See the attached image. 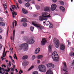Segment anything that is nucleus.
I'll return each mask as SVG.
<instances>
[{
	"label": "nucleus",
	"mask_w": 74,
	"mask_h": 74,
	"mask_svg": "<svg viewBox=\"0 0 74 74\" xmlns=\"http://www.w3.org/2000/svg\"><path fill=\"white\" fill-rule=\"evenodd\" d=\"M3 5L4 6L5 10H6L7 7V3H5L4 4H3Z\"/></svg>",
	"instance_id": "23"
},
{
	"label": "nucleus",
	"mask_w": 74,
	"mask_h": 74,
	"mask_svg": "<svg viewBox=\"0 0 74 74\" xmlns=\"http://www.w3.org/2000/svg\"><path fill=\"white\" fill-rule=\"evenodd\" d=\"M15 15H17V13H16V12H12V15L13 17L14 18H15Z\"/></svg>",
	"instance_id": "20"
},
{
	"label": "nucleus",
	"mask_w": 74,
	"mask_h": 74,
	"mask_svg": "<svg viewBox=\"0 0 74 74\" xmlns=\"http://www.w3.org/2000/svg\"><path fill=\"white\" fill-rule=\"evenodd\" d=\"M37 58L38 59H42L43 58V56L42 55H39L37 56Z\"/></svg>",
	"instance_id": "22"
},
{
	"label": "nucleus",
	"mask_w": 74,
	"mask_h": 74,
	"mask_svg": "<svg viewBox=\"0 0 74 74\" xmlns=\"http://www.w3.org/2000/svg\"><path fill=\"white\" fill-rule=\"evenodd\" d=\"M12 60V62H13V63H14V60H13V59H12V60Z\"/></svg>",
	"instance_id": "61"
},
{
	"label": "nucleus",
	"mask_w": 74,
	"mask_h": 74,
	"mask_svg": "<svg viewBox=\"0 0 74 74\" xmlns=\"http://www.w3.org/2000/svg\"><path fill=\"white\" fill-rule=\"evenodd\" d=\"M8 66H11V61H9Z\"/></svg>",
	"instance_id": "43"
},
{
	"label": "nucleus",
	"mask_w": 74,
	"mask_h": 74,
	"mask_svg": "<svg viewBox=\"0 0 74 74\" xmlns=\"http://www.w3.org/2000/svg\"><path fill=\"white\" fill-rule=\"evenodd\" d=\"M20 71H21V73H23V71H22V70H20Z\"/></svg>",
	"instance_id": "62"
},
{
	"label": "nucleus",
	"mask_w": 74,
	"mask_h": 74,
	"mask_svg": "<svg viewBox=\"0 0 74 74\" xmlns=\"http://www.w3.org/2000/svg\"><path fill=\"white\" fill-rule=\"evenodd\" d=\"M40 48H38L35 51V53L36 54H37L38 53L40 52Z\"/></svg>",
	"instance_id": "13"
},
{
	"label": "nucleus",
	"mask_w": 74,
	"mask_h": 74,
	"mask_svg": "<svg viewBox=\"0 0 74 74\" xmlns=\"http://www.w3.org/2000/svg\"><path fill=\"white\" fill-rule=\"evenodd\" d=\"M40 21H44V20H47V18H45L44 17L40 16L39 18Z\"/></svg>",
	"instance_id": "15"
},
{
	"label": "nucleus",
	"mask_w": 74,
	"mask_h": 74,
	"mask_svg": "<svg viewBox=\"0 0 74 74\" xmlns=\"http://www.w3.org/2000/svg\"><path fill=\"white\" fill-rule=\"evenodd\" d=\"M1 48H2V46H1V45L0 44V50L1 49Z\"/></svg>",
	"instance_id": "54"
},
{
	"label": "nucleus",
	"mask_w": 74,
	"mask_h": 74,
	"mask_svg": "<svg viewBox=\"0 0 74 74\" xmlns=\"http://www.w3.org/2000/svg\"><path fill=\"white\" fill-rule=\"evenodd\" d=\"M10 69L11 70V71H14V69H13L12 68H10Z\"/></svg>",
	"instance_id": "51"
},
{
	"label": "nucleus",
	"mask_w": 74,
	"mask_h": 74,
	"mask_svg": "<svg viewBox=\"0 0 74 74\" xmlns=\"http://www.w3.org/2000/svg\"><path fill=\"white\" fill-rule=\"evenodd\" d=\"M64 3L63 1H61L60 2V4L62 5H63L64 4Z\"/></svg>",
	"instance_id": "39"
},
{
	"label": "nucleus",
	"mask_w": 74,
	"mask_h": 74,
	"mask_svg": "<svg viewBox=\"0 0 74 74\" xmlns=\"http://www.w3.org/2000/svg\"><path fill=\"white\" fill-rule=\"evenodd\" d=\"M25 1H27L28 2H29L31 1V0H24Z\"/></svg>",
	"instance_id": "49"
},
{
	"label": "nucleus",
	"mask_w": 74,
	"mask_h": 74,
	"mask_svg": "<svg viewBox=\"0 0 74 74\" xmlns=\"http://www.w3.org/2000/svg\"><path fill=\"white\" fill-rule=\"evenodd\" d=\"M27 61H25L23 62L22 63V65L23 66H26L27 65Z\"/></svg>",
	"instance_id": "14"
},
{
	"label": "nucleus",
	"mask_w": 74,
	"mask_h": 74,
	"mask_svg": "<svg viewBox=\"0 0 74 74\" xmlns=\"http://www.w3.org/2000/svg\"><path fill=\"white\" fill-rule=\"evenodd\" d=\"M3 70V71L5 69L3 68H1L0 67V70Z\"/></svg>",
	"instance_id": "44"
},
{
	"label": "nucleus",
	"mask_w": 74,
	"mask_h": 74,
	"mask_svg": "<svg viewBox=\"0 0 74 74\" xmlns=\"http://www.w3.org/2000/svg\"><path fill=\"white\" fill-rule=\"evenodd\" d=\"M43 23H45L46 24V21H45L43 22Z\"/></svg>",
	"instance_id": "64"
},
{
	"label": "nucleus",
	"mask_w": 74,
	"mask_h": 74,
	"mask_svg": "<svg viewBox=\"0 0 74 74\" xmlns=\"http://www.w3.org/2000/svg\"><path fill=\"white\" fill-rule=\"evenodd\" d=\"M45 11H49V8L48 7H46L44 8Z\"/></svg>",
	"instance_id": "16"
},
{
	"label": "nucleus",
	"mask_w": 74,
	"mask_h": 74,
	"mask_svg": "<svg viewBox=\"0 0 74 74\" xmlns=\"http://www.w3.org/2000/svg\"><path fill=\"white\" fill-rule=\"evenodd\" d=\"M65 49V46L64 45L61 44L60 45V49L61 50H64Z\"/></svg>",
	"instance_id": "10"
},
{
	"label": "nucleus",
	"mask_w": 74,
	"mask_h": 74,
	"mask_svg": "<svg viewBox=\"0 0 74 74\" xmlns=\"http://www.w3.org/2000/svg\"><path fill=\"white\" fill-rule=\"evenodd\" d=\"M47 14L48 13L47 12H43L42 14V16L45 18H48V17H51V16H50V14H49L48 15H47Z\"/></svg>",
	"instance_id": "6"
},
{
	"label": "nucleus",
	"mask_w": 74,
	"mask_h": 74,
	"mask_svg": "<svg viewBox=\"0 0 74 74\" xmlns=\"http://www.w3.org/2000/svg\"><path fill=\"white\" fill-rule=\"evenodd\" d=\"M34 59H36V56L35 55H33L32 56V59L34 60Z\"/></svg>",
	"instance_id": "41"
},
{
	"label": "nucleus",
	"mask_w": 74,
	"mask_h": 74,
	"mask_svg": "<svg viewBox=\"0 0 74 74\" xmlns=\"http://www.w3.org/2000/svg\"><path fill=\"white\" fill-rule=\"evenodd\" d=\"M22 11L23 14H27L28 13L27 11L24 9H22Z\"/></svg>",
	"instance_id": "21"
},
{
	"label": "nucleus",
	"mask_w": 74,
	"mask_h": 74,
	"mask_svg": "<svg viewBox=\"0 0 74 74\" xmlns=\"http://www.w3.org/2000/svg\"><path fill=\"white\" fill-rule=\"evenodd\" d=\"M38 67L40 71L43 73H45L47 71V68L44 65H40Z\"/></svg>",
	"instance_id": "3"
},
{
	"label": "nucleus",
	"mask_w": 74,
	"mask_h": 74,
	"mask_svg": "<svg viewBox=\"0 0 74 74\" xmlns=\"http://www.w3.org/2000/svg\"><path fill=\"white\" fill-rule=\"evenodd\" d=\"M56 1H57V0H53V1L54 3H56Z\"/></svg>",
	"instance_id": "53"
},
{
	"label": "nucleus",
	"mask_w": 74,
	"mask_h": 74,
	"mask_svg": "<svg viewBox=\"0 0 74 74\" xmlns=\"http://www.w3.org/2000/svg\"><path fill=\"white\" fill-rule=\"evenodd\" d=\"M34 42V40L33 39H32L30 40H29L27 43L28 44H32Z\"/></svg>",
	"instance_id": "12"
},
{
	"label": "nucleus",
	"mask_w": 74,
	"mask_h": 74,
	"mask_svg": "<svg viewBox=\"0 0 74 74\" xmlns=\"http://www.w3.org/2000/svg\"><path fill=\"white\" fill-rule=\"evenodd\" d=\"M23 47L24 50V51H26L29 48V45L27 43H24L23 44L21 45L20 46H19L18 48L19 50H22V48Z\"/></svg>",
	"instance_id": "2"
},
{
	"label": "nucleus",
	"mask_w": 74,
	"mask_h": 74,
	"mask_svg": "<svg viewBox=\"0 0 74 74\" xmlns=\"http://www.w3.org/2000/svg\"><path fill=\"white\" fill-rule=\"evenodd\" d=\"M15 23V21H13V22L12 25H13V27H14V23Z\"/></svg>",
	"instance_id": "46"
},
{
	"label": "nucleus",
	"mask_w": 74,
	"mask_h": 74,
	"mask_svg": "<svg viewBox=\"0 0 74 74\" xmlns=\"http://www.w3.org/2000/svg\"><path fill=\"white\" fill-rule=\"evenodd\" d=\"M25 33V32L23 31H21V34H24Z\"/></svg>",
	"instance_id": "50"
},
{
	"label": "nucleus",
	"mask_w": 74,
	"mask_h": 74,
	"mask_svg": "<svg viewBox=\"0 0 74 74\" xmlns=\"http://www.w3.org/2000/svg\"><path fill=\"white\" fill-rule=\"evenodd\" d=\"M0 25L3 26H5V23H4L0 22Z\"/></svg>",
	"instance_id": "30"
},
{
	"label": "nucleus",
	"mask_w": 74,
	"mask_h": 74,
	"mask_svg": "<svg viewBox=\"0 0 74 74\" xmlns=\"http://www.w3.org/2000/svg\"><path fill=\"white\" fill-rule=\"evenodd\" d=\"M34 29V27H32V26H31L30 27V29L31 31H32V32H33V31Z\"/></svg>",
	"instance_id": "29"
},
{
	"label": "nucleus",
	"mask_w": 74,
	"mask_h": 74,
	"mask_svg": "<svg viewBox=\"0 0 74 74\" xmlns=\"http://www.w3.org/2000/svg\"><path fill=\"white\" fill-rule=\"evenodd\" d=\"M53 41L54 42H56V48H58L59 47V45L60 44V42H59V40L57 39L56 40V38H54Z\"/></svg>",
	"instance_id": "5"
},
{
	"label": "nucleus",
	"mask_w": 74,
	"mask_h": 74,
	"mask_svg": "<svg viewBox=\"0 0 74 74\" xmlns=\"http://www.w3.org/2000/svg\"><path fill=\"white\" fill-rule=\"evenodd\" d=\"M30 10H32V7H30L29 8Z\"/></svg>",
	"instance_id": "60"
},
{
	"label": "nucleus",
	"mask_w": 74,
	"mask_h": 74,
	"mask_svg": "<svg viewBox=\"0 0 74 74\" xmlns=\"http://www.w3.org/2000/svg\"><path fill=\"white\" fill-rule=\"evenodd\" d=\"M32 24L34 26L37 27H38V28L40 29V30H42V29H43L44 28L43 26H40V25L37 24V23L36 21L32 22Z\"/></svg>",
	"instance_id": "4"
},
{
	"label": "nucleus",
	"mask_w": 74,
	"mask_h": 74,
	"mask_svg": "<svg viewBox=\"0 0 74 74\" xmlns=\"http://www.w3.org/2000/svg\"><path fill=\"white\" fill-rule=\"evenodd\" d=\"M53 25L52 23H50L49 26V28H53Z\"/></svg>",
	"instance_id": "32"
},
{
	"label": "nucleus",
	"mask_w": 74,
	"mask_h": 74,
	"mask_svg": "<svg viewBox=\"0 0 74 74\" xmlns=\"http://www.w3.org/2000/svg\"><path fill=\"white\" fill-rule=\"evenodd\" d=\"M46 42H47L46 39L45 38H43L41 42V45H44Z\"/></svg>",
	"instance_id": "9"
},
{
	"label": "nucleus",
	"mask_w": 74,
	"mask_h": 74,
	"mask_svg": "<svg viewBox=\"0 0 74 74\" xmlns=\"http://www.w3.org/2000/svg\"><path fill=\"white\" fill-rule=\"evenodd\" d=\"M6 53H5V49H4L3 52V58H4L5 57V56H6Z\"/></svg>",
	"instance_id": "24"
},
{
	"label": "nucleus",
	"mask_w": 74,
	"mask_h": 74,
	"mask_svg": "<svg viewBox=\"0 0 74 74\" xmlns=\"http://www.w3.org/2000/svg\"><path fill=\"white\" fill-rule=\"evenodd\" d=\"M18 2L20 4H22V1L21 0H18Z\"/></svg>",
	"instance_id": "42"
},
{
	"label": "nucleus",
	"mask_w": 74,
	"mask_h": 74,
	"mask_svg": "<svg viewBox=\"0 0 74 74\" xmlns=\"http://www.w3.org/2000/svg\"><path fill=\"white\" fill-rule=\"evenodd\" d=\"M15 70H16V72H18V70H17V69H16Z\"/></svg>",
	"instance_id": "63"
},
{
	"label": "nucleus",
	"mask_w": 74,
	"mask_h": 74,
	"mask_svg": "<svg viewBox=\"0 0 74 74\" xmlns=\"http://www.w3.org/2000/svg\"><path fill=\"white\" fill-rule=\"evenodd\" d=\"M50 23H50V22H49V21H46V25H47V26H48V25H49V24H50Z\"/></svg>",
	"instance_id": "28"
},
{
	"label": "nucleus",
	"mask_w": 74,
	"mask_h": 74,
	"mask_svg": "<svg viewBox=\"0 0 74 74\" xmlns=\"http://www.w3.org/2000/svg\"><path fill=\"white\" fill-rule=\"evenodd\" d=\"M15 21V26H16V21Z\"/></svg>",
	"instance_id": "57"
},
{
	"label": "nucleus",
	"mask_w": 74,
	"mask_h": 74,
	"mask_svg": "<svg viewBox=\"0 0 74 74\" xmlns=\"http://www.w3.org/2000/svg\"><path fill=\"white\" fill-rule=\"evenodd\" d=\"M27 58H28L27 56H24L23 57V59H26Z\"/></svg>",
	"instance_id": "26"
},
{
	"label": "nucleus",
	"mask_w": 74,
	"mask_h": 74,
	"mask_svg": "<svg viewBox=\"0 0 74 74\" xmlns=\"http://www.w3.org/2000/svg\"><path fill=\"white\" fill-rule=\"evenodd\" d=\"M63 64L64 67L63 68V71L67 72V71H66V70H67V66H66V64L65 62H64Z\"/></svg>",
	"instance_id": "11"
},
{
	"label": "nucleus",
	"mask_w": 74,
	"mask_h": 74,
	"mask_svg": "<svg viewBox=\"0 0 74 74\" xmlns=\"http://www.w3.org/2000/svg\"><path fill=\"white\" fill-rule=\"evenodd\" d=\"M60 10H61V11H62V12H64V11L65 10V9L64 8L63 6H60Z\"/></svg>",
	"instance_id": "17"
},
{
	"label": "nucleus",
	"mask_w": 74,
	"mask_h": 74,
	"mask_svg": "<svg viewBox=\"0 0 74 74\" xmlns=\"http://www.w3.org/2000/svg\"><path fill=\"white\" fill-rule=\"evenodd\" d=\"M27 21V19L25 18H22L21 20V22H26Z\"/></svg>",
	"instance_id": "19"
},
{
	"label": "nucleus",
	"mask_w": 74,
	"mask_h": 74,
	"mask_svg": "<svg viewBox=\"0 0 74 74\" xmlns=\"http://www.w3.org/2000/svg\"><path fill=\"white\" fill-rule=\"evenodd\" d=\"M36 9H37V10H39L40 9V6L38 5H36Z\"/></svg>",
	"instance_id": "34"
},
{
	"label": "nucleus",
	"mask_w": 74,
	"mask_h": 74,
	"mask_svg": "<svg viewBox=\"0 0 74 74\" xmlns=\"http://www.w3.org/2000/svg\"><path fill=\"white\" fill-rule=\"evenodd\" d=\"M2 36L0 35V39H2Z\"/></svg>",
	"instance_id": "58"
},
{
	"label": "nucleus",
	"mask_w": 74,
	"mask_h": 74,
	"mask_svg": "<svg viewBox=\"0 0 74 74\" xmlns=\"http://www.w3.org/2000/svg\"><path fill=\"white\" fill-rule=\"evenodd\" d=\"M33 74H38L37 71H35L33 72Z\"/></svg>",
	"instance_id": "40"
},
{
	"label": "nucleus",
	"mask_w": 74,
	"mask_h": 74,
	"mask_svg": "<svg viewBox=\"0 0 74 74\" xmlns=\"http://www.w3.org/2000/svg\"><path fill=\"white\" fill-rule=\"evenodd\" d=\"M10 69L8 67V72H10Z\"/></svg>",
	"instance_id": "45"
},
{
	"label": "nucleus",
	"mask_w": 74,
	"mask_h": 74,
	"mask_svg": "<svg viewBox=\"0 0 74 74\" xmlns=\"http://www.w3.org/2000/svg\"><path fill=\"white\" fill-rule=\"evenodd\" d=\"M11 6H12V9H13V10H15V9H14V8L13 6V5H12Z\"/></svg>",
	"instance_id": "55"
},
{
	"label": "nucleus",
	"mask_w": 74,
	"mask_h": 74,
	"mask_svg": "<svg viewBox=\"0 0 74 74\" xmlns=\"http://www.w3.org/2000/svg\"><path fill=\"white\" fill-rule=\"evenodd\" d=\"M33 16H34V17H36L37 16V15L36 14H34L33 15Z\"/></svg>",
	"instance_id": "48"
},
{
	"label": "nucleus",
	"mask_w": 74,
	"mask_h": 74,
	"mask_svg": "<svg viewBox=\"0 0 74 74\" xmlns=\"http://www.w3.org/2000/svg\"><path fill=\"white\" fill-rule=\"evenodd\" d=\"M30 5V3L29 2H27L25 3V6L27 7H29Z\"/></svg>",
	"instance_id": "25"
},
{
	"label": "nucleus",
	"mask_w": 74,
	"mask_h": 74,
	"mask_svg": "<svg viewBox=\"0 0 74 74\" xmlns=\"http://www.w3.org/2000/svg\"><path fill=\"white\" fill-rule=\"evenodd\" d=\"M56 5L53 4L51 5V10L53 11L56 8Z\"/></svg>",
	"instance_id": "7"
},
{
	"label": "nucleus",
	"mask_w": 74,
	"mask_h": 74,
	"mask_svg": "<svg viewBox=\"0 0 74 74\" xmlns=\"http://www.w3.org/2000/svg\"><path fill=\"white\" fill-rule=\"evenodd\" d=\"M3 28L0 27V33H3Z\"/></svg>",
	"instance_id": "38"
},
{
	"label": "nucleus",
	"mask_w": 74,
	"mask_h": 74,
	"mask_svg": "<svg viewBox=\"0 0 74 74\" xmlns=\"http://www.w3.org/2000/svg\"><path fill=\"white\" fill-rule=\"evenodd\" d=\"M70 56H73V53H70Z\"/></svg>",
	"instance_id": "52"
},
{
	"label": "nucleus",
	"mask_w": 74,
	"mask_h": 74,
	"mask_svg": "<svg viewBox=\"0 0 74 74\" xmlns=\"http://www.w3.org/2000/svg\"><path fill=\"white\" fill-rule=\"evenodd\" d=\"M10 11H13V12H14V11H13L12 10V9H11V8H10Z\"/></svg>",
	"instance_id": "59"
},
{
	"label": "nucleus",
	"mask_w": 74,
	"mask_h": 74,
	"mask_svg": "<svg viewBox=\"0 0 74 74\" xmlns=\"http://www.w3.org/2000/svg\"><path fill=\"white\" fill-rule=\"evenodd\" d=\"M12 49H11V48L10 49V54H12V53H13V51H12Z\"/></svg>",
	"instance_id": "33"
},
{
	"label": "nucleus",
	"mask_w": 74,
	"mask_h": 74,
	"mask_svg": "<svg viewBox=\"0 0 74 74\" xmlns=\"http://www.w3.org/2000/svg\"><path fill=\"white\" fill-rule=\"evenodd\" d=\"M23 25L25 27H26V26H27V25L26 24V23H24L23 24Z\"/></svg>",
	"instance_id": "36"
},
{
	"label": "nucleus",
	"mask_w": 74,
	"mask_h": 74,
	"mask_svg": "<svg viewBox=\"0 0 74 74\" xmlns=\"http://www.w3.org/2000/svg\"><path fill=\"white\" fill-rule=\"evenodd\" d=\"M9 57H10V58L11 60H12V56H10Z\"/></svg>",
	"instance_id": "56"
},
{
	"label": "nucleus",
	"mask_w": 74,
	"mask_h": 74,
	"mask_svg": "<svg viewBox=\"0 0 74 74\" xmlns=\"http://www.w3.org/2000/svg\"><path fill=\"white\" fill-rule=\"evenodd\" d=\"M51 56L53 60L55 62H58L59 60V56L56 51L53 53Z\"/></svg>",
	"instance_id": "1"
},
{
	"label": "nucleus",
	"mask_w": 74,
	"mask_h": 74,
	"mask_svg": "<svg viewBox=\"0 0 74 74\" xmlns=\"http://www.w3.org/2000/svg\"><path fill=\"white\" fill-rule=\"evenodd\" d=\"M15 36V30L14 29L13 30V38L14 39V36Z\"/></svg>",
	"instance_id": "37"
},
{
	"label": "nucleus",
	"mask_w": 74,
	"mask_h": 74,
	"mask_svg": "<svg viewBox=\"0 0 74 74\" xmlns=\"http://www.w3.org/2000/svg\"><path fill=\"white\" fill-rule=\"evenodd\" d=\"M46 74H53V72L51 70H49L47 73Z\"/></svg>",
	"instance_id": "18"
},
{
	"label": "nucleus",
	"mask_w": 74,
	"mask_h": 74,
	"mask_svg": "<svg viewBox=\"0 0 74 74\" xmlns=\"http://www.w3.org/2000/svg\"><path fill=\"white\" fill-rule=\"evenodd\" d=\"M14 59H16V60H18L17 57H16V55L15 54H14V56H13Z\"/></svg>",
	"instance_id": "35"
},
{
	"label": "nucleus",
	"mask_w": 74,
	"mask_h": 74,
	"mask_svg": "<svg viewBox=\"0 0 74 74\" xmlns=\"http://www.w3.org/2000/svg\"><path fill=\"white\" fill-rule=\"evenodd\" d=\"M54 66V65L52 63H49L47 65V67L48 69H53Z\"/></svg>",
	"instance_id": "8"
},
{
	"label": "nucleus",
	"mask_w": 74,
	"mask_h": 74,
	"mask_svg": "<svg viewBox=\"0 0 74 74\" xmlns=\"http://www.w3.org/2000/svg\"><path fill=\"white\" fill-rule=\"evenodd\" d=\"M51 46L49 45V52H51Z\"/></svg>",
	"instance_id": "31"
},
{
	"label": "nucleus",
	"mask_w": 74,
	"mask_h": 74,
	"mask_svg": "<svg viewBox=\"0 0 74 74\" xmlns=\"http://www.w3.org/2000/svg\"><path fill=\"white\" fill-rule=\"evenodd\" d=\"M0 21H3V19L1 17H0Z\"/></svg>",
	"instance_id": "47"
},
{
	"label": "nucleus",
	"mask_w": 74,
	"mask_h": 74,
	"mask_svg": "<svg viewBox=\"0 0 74 74\" xmlns=\"http://www.w3.org/2000/svg\"><path fill=\"white\" fill-rule=\"evenodd\" d=\"M34 66L33 65L31 67H30V68L29 69H28V71H29L31 70H32V69L33 68H34Z\"/></svg>",
	"instance_id": "27"
}]
</instances>
